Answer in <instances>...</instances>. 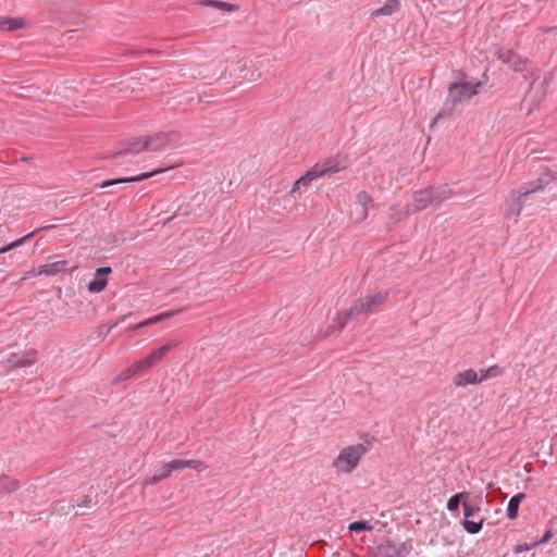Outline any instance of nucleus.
<instances>
[{"label": "nucleus", "mask_w": 557, "mask_h": 557, "mask_svg": "<svg viewBox=\"0 0 557 557\" xmlns=\"http://www.w3.org/2000/svg\"><path fill=\"white\" fill-rule=\"evenodd\" d=\"M498 60L507 64L513 72L521 73L528 67V60L510 49L498 47L495 52Z\"/></svg>", "instance_id": "8"}, {"label": "nucleus", "mask_w": 557, "mask_h": 557, "mask_svg": "<svg viewBox=\"0 0 557 557\" xmlns=\"http://www.w3.org/2000/svg\"><path fill=\"white\" fill-rule=\"evenodd\" d=\"M188 468H191L198 472H201V471L208 469V465L201 460L191 459V460H188Z\"/></svg>", "instance_id": "35"}, {"label": "nucleus", "mask_w": 557, "mask_h": 557, "mask_svg": "<svg viewBox=\"0 0 557 557\" xmlns=\"http://www.w3.org/2000/svg\"><path fill=\"white\" fill-rule=\"evenodd\" d=\"M67 261L61 260L38 267L37 274L53 276L66 270Z\"/></svg>", "instance_id": "18"}, {"label": "nucleus", "mask_w": 557, "mask_h": 557, "mask_svg": "<svg viewBox=\"0 0 557 557\" xmlns=\"http://www.w3.org/2000/svg\"><path fill=\"white\" fill-rule=\"evenodd\" d=\"M373 202L372 197L366 191L361 190L357 194L356 203L360 207L356 221L362 222L368 218L369 206Z\"/></svg>", "instance_id": "17"}, {"label": "nucleus", "mask_w": 557, "mask_h": 557, "mask_svg": "<svg viewBox=\"0 0 557 557\" xmlns=\"http://www.w3.org/2000/svg\"><path fill=\"white\" fill-rule=\"evenodd\" d=\"M37 271L33 270V271H29L26 273V275L22 278V280H26L28 277H32V276H37Z\"/></svg>", "instance_id": "43"}, {"label": "nucleus", "mask_w": 557, "mask_h": 557, "mask_svg": "<svg viewBox=\"0 0 557 557\" xmlns=\"http://www.w3.org/2000/svg\"><path fill=\"white\" fill-rule=\"evenodd\" d=\"M171 473L172 472H171L170 468H168L166 463L161 468V470L159 472L162 480H165L166 478H169L171 475Z\"/></svg>", "instance_id": "37"}, {"label": "nucleus", "mask_w": 557, "mask_h": 557, "mask_svg": "<svg viewBox=\"0 0 557 557\" xmlns=\"http://www.w3.org/2000/svg\"><path fill=\"white\" fill-rule=\"evenodd\" d=\"M546 175L550 176L552 180H557V168L555 170L546 169Z\"/></svg>", "instance_id": "40"}, {"label": "nucleus", "mask_w": 557, "mask_h": 557, "mask_svg": "<svg viewBox=\"0 0 557 557\" xmlns=\"http://www.w3.org/2000/svg\"><path fill=\"white\" fill-rule=\"evenodd\" d=\"M481 86L482 84L480 82L475 84L451 83L448 88V98L445 107L442 108L440 112L434 116L430 127L433 128L442 117L451 115L453 108L447 109L449 103L455 107L457 103L469 100L479 92Z\"/></svg>", "instance_id": "1"}, {"label": "nucleus", "mask_w": 557, "mask_h": 557, "mask_svg": "<svg viewBox=\"0 0 557 557\" xmlns=\"http://www.w3.org/2000/svg\"><path fill=\"white\" fill-rule=\"evenodd\" d=\"M462 508H463V515H465V520L462 522V525H463L465 530L471 534L479 533L480 530L482 529V525H483V522L485 519L483 517H481L475 521V520H470V518L478 516L481 508L474 504L469 503L468 500L463 502Z\"/></svg>", "instance_id": "9"}, {"label": "nucleus", "mask_w": 557, "mask_h": 557, "mask_svg": "<svg viewBox=\"0 0 557 557\" xmlns=\"http://www.w3.org/2000/svg\"><path fill=\"white\" fill-rule=\"evenodd\" d=\"M37 357L38 351L35 348H29L21 356L16 352L10 354L7 362L10 363L13 368H24L33 366L37 361Z\"/></svg>", "instance_id": "10"}, {"label": "nucleus", "mask_w": 557, "mask_h": 557, "mask_svg": "<svg viewBox=\"0 0 557 557\" xmlns=\"http://www.w3.org/2000/svg\"><path fill=\"white\" fill-rule=\"evenodd\" d=\"M143 372L141 368L138 366V362L136 361L131 367L123 370L116 379L113 380V383H117L121 381H125L131 379L132 376L136 375L137 373Z\"/></svg>", "instance_id": "29"}, {"label": "nucleus", "mask_w": 557, "mask_h": 557, "mask_svg": "<svg viewBox=\"0 0 557 557\" xmlns=\"http://www.w3.org/2000/svg\"><path fill=\"white\" fill-rule=\"evenodd\" d=\"M111 272H112V269L110 267H102V268L97 269L96 277L92 281H90L88 284V290L90 293L102 292L108 284V280L106 276L108 274H110Z\"/></svg>", "instance_id": "13"}, {"label": "nucleus", "mask_w": 557, "mask_h": 557, "mask_svg": "<svg viewBox=\"0 0 557 557\" xmlns=\"http://www.w3.org/2000/svg\"><path fill=\"white\" fill-rule=\"evenodd\" d=\"M552 536H553L552 531H547V532L545 533V535H544L540 541H537V542H536V543H537V545H539V544L546 543V542H547Z\"/></svg>", "instance_id": "39"}, {"label": "nucleus", "mask_w": 557, "mask_h": 557, "mask_svg": "<svg viewBox=\"0 0 557 557\" xmlns=\"http://www.w3.org/2000/svg\"><path fill=\"white\" fill-rule=\"evenodd\" d=\"M163 171H165V169H159V170H154L152 172L141 173L140 175L133 176V177H121V178L108 180V181L102 182L99 185V187L106 188V187L116 185V184H122V183L141 182V181L152 177L153 175L161 173Z\"/></svg>", "instance_id": "15"}, {"label": "nucleus", "mask_w": 557, "mask_h": 557, "mask_svg": "<svg viewBox=\"0 0 557 557\" xmlns=\"http://www.w3.org/2000/svg\"><path fill=\"white\" fill-rule=\"evenodd\" d=\"M359 315H369L362 298L356 299L348 309L339 311L333 322L336 323L338 329H343L350 320Z\"/></svg>", "instance_id": "6"}, {"label": "nucleus", "mask_w": 557, "mask_h": 557, "mask_svg": "<svg viewBox=\"0 0 557 557\" xmlns=\"http://www.w3.org/2000/svg\"><path fill=\"white\" fill-rule=\"evenodd\" d=\"M202 4L206 7H212V8L220 9V10L227 11V12H233L237 9V7L234 4L219 1V0H203Z\"/></svg>", "instance_id": "30"}, {"label": "nucleus", "mask_w": 557, "mask_h": 557, "mask_svg": "<svg viewBox=\"0 0 557 557\" xmlns=\"http://www.w3.org/2000/svg\"><path fill=\"white\" fill-rule=\"evenodd\" d=\"M350 532L371 531L373 529L369 521H354L348 527Z\"/></svg>", "instance_id": "32"}, {"label": "nucleus", "mask_w": 557, "mask_h": 557, "mask_svg": "<svg viewBox=\"0 0 557 557\" xmlns=\"http://www.w3.org/2000/svg\"><path fill=\"white\" fill-rule=\"evenodd\" d=\"M539 29L541 32H543V33H549V32H553V30H557L556 26H553V27H540Z\"/></svg>", "instance_id": "42"}, {"label": "nucleus", "mask_w": 557, "mask_h": 557, "mask_svg": "<svg viewBox=\"0 0 557 557\" xmlns=\"http://www.w3.org/2000/svg\"><path fill=\"white\" fill-rule=\"evenodd\" d=\"M181 139L176 131L160 132L151 136H146V147L148 151H162L168 147L175 146Z\"/></svg>", "instance_id": "5"}, {"label": "nucleus", "mask_w": 557, "mask_h": 557, "mask_svg": "<svg viewBox=\"0 0 557 557\" xmlns=\"http://www.w3.org/2000/svg\"><path fill=\"white\" fill-rule=\"evenodd\" d=\"M453 382L456 387H465L470 384L481 383V379H479V373L475 370L468 369L456 373L454 375Z\"/></svg>", "instance_id": "14"}, {"label": "nucleus", "mask_w": 557, "mask_h": 557, "mask_svg": "<svg viewBox=\"0 0 557 557\" xmlns=\"http://www.w3.org/2000/svg\"><path fill=\"white\" fill-rule=\"evenodd\" d=\"M371 557H405L404 547L386 541L372 548Z\"/></svg>", "instance_id": "12"}, {"label": "nucleus", "mask_w": 557, "mask_h": 557, "mask_svg": "<svg viewBox=\"0 0 557 557\" xmlns=\"http://www.w3.org/2000/svg\"><path fill=\"white\" fill-rule=\"evenodd\" d=\"M181 344L178 339H172L160 346L159 348L152 350L148 356L138 360V366L141 368L143 372L153 367L158 361H160L171 349L177 347Z\"/></svg>", "instance_id": "7"}, {"label": "nucleus", "mask_w": 557, "mask_h": 557, "mask_svg": "<svg viewBox=\"0 0 557 557\" xmlns=\"http://www.w3.org/2000/svg\"><path fill=\"white\" fill-rule=\"evenodd\" d=\"M469 498L468 492H460L451 496L447 502V509L449 511H457L460 504L463 505V502H467Z\"/></svg>", "instance_id": "28"}, {"label": "nucleus", "mask_w": 557, "mask_h": 557, "mask_svg": "<svg viewBox=\"0 0 557 557\" xmlns=\"http://www.w3.org/2000/svg\"><path fill=\"white\" fill-rule=\"evenodd\" d=\"M18 488L20 483L16 479L5 474L0 475V495L14 493Z\"/></svg>", "instance_id": "23"}, {"label": "nucleus", "mask_w": 557, "mask_h": 557, "mask_svg": "<svg viewBox=\"0 0 557 557\" xmlns=\"http://www.w3.org/2000/svg\"><path fill=\"white\" fill-rule=\"evenodd\" d=\"M525 498L524 493H518L515 496H512L507 506V517L511 520L516 519L518 516V509L520 503Z\"/></svg>", "instance_id": "24"}, {"label": "nucleus", "mask_w": 557, "mask_h": 557, "mask_svg": "<svg viewBox=\"0 0 557 557\" xmlns=\"http://www.w3.org/2000/svg\"><path fill=\"white\" fill-rule=\"evenodd\" d=\"M502 374V370L499 369V367L497 366H492L487 369H482L480 370V373H479V379H481V382L486 380V379H490V377H495L497 375Z\"/></svg>", "instance_id": "31"}, {"label": "nucleus", "mask_w": 557, "mask_h": 557, "mask_svg": "<svg viewBox=\"0 0 557 557\" xmlns=\"http://www.w3.org/2000/svg\"><path fill=\"white\" fill-rule=\"evenodd\" d=\"M552 178L550 176L546 175V172L541 174V176L535 181L533 186L531 188H521V195L529 196L531 194H534L536 191H542L546 188V186L550 183Z\"/></svg>", "instance_id": "22"}, {"label": "nucleus", "mask_w": 557, "mask_h": 557, "mask_svg": "<svg viewBox=\"0 0 557 557\" xmlns=\"http://www.w3.org/2000/svg\"><path fill=\"white\" fill-rule=\"evenodd\" d=\"M410 214H413L409 211V206L407 205L405 209H399L398 206H392L388 213V219L393 224L398 223L403 220H406Z\"/></svg>", "instance_id": "25"}, {"label": "nucleus", "mask_w": 557, "mask_h": 557, "mask_svg": "<svg viewBox=\"0 0 557 557\" xmlns=\"http://www.w3.org/2000/svg\"><path fill=\"white\" fill-rule=\"evenodd\" d=\"M26 21L21 17H1L0 18V30L13 32L16 29L24 28Z\"/></svg>", "instance_id": "21"}, {"label": "nucleus", "mask_w": 557, "mask_h": 557, "mask_svg": "<svg viewBox=\"0 0 557 557\" xmlns=\"http://www.w3.org/2000/svg\"><path fill=\"white\" fill-rule=\"evenodd\" d=\"M556 29H557V26H556Z\"/></svg>", "instance_id": "44"}, {"label": "nucleus", "mask_w": 557, "mask_h": 557, "mask_svg": "<svg viewBox=\"0 0 557 557\" xmlns=\"http://www.w3.org/2000/svg\"><path fill=\"white\" fill-rule=\"evenodd\" d=\"M454 195L453 190L445 186H429L424 189L417 190L413 194V200L408 203L409 211L418 213L429 206L438 207L443 201L449 199Z\"/></svg>", "instance_id": "2"}, {"label": "nucleus", "mask_w": 557, "mask_h": 557, "mask_svg": "<svg viewBox=\"0 0 557 557\" xmlns=\"http://www.w3.org/2000/svg\"><path fill=\"white\" fill-rule=\"evenodd\" d=\"M52 227H54V226L53 225H49V226L37 228L34 232H30L29 234L25 235L24 237L15 240V242L7 245V246L1 247L0 248V253H5V252L12 250L13 248L20 247L21 245H23V243L25 240L29 239L30 237H33L35 234H37L41 230H48V228H52Z\"/></svg>", "instance_id": "26"}, {"label": "nucleus", "mask_w": 557, "mask_h": 557, "mask_svg": "<svg viewBox=\"0 0 557 557\" xmlns=\"http://www.w3.org/2000/svg\"><path fill=\"white\" fill-rule=\"evenodd\" d=\"M171 472L188 468V460L175 459L166 463Z\"/></svg>", "instance_id": "34"}, {"label": "nucleus", "mask_w": 557, "mask_h": 557, "mask_svg": "<svg viewBox=\"0 0 557 557\" xmlns=\"http://www.w3.org/2000/svg\"><path fill=\"white\" fill-rule=\"evenodd\" d=\"M372 441L344 447L333 461V467L343 473L352 472L360 462L361 457L370 449Z\"/></svg>", "instance_id": "3"}, {"label": "nucleus", "mask_w": 557, "mask_h": 557, "mask_svg": "<svg viewBox=\"0 0 557 557\" xmlns=\"http://www.w3.org/2000/svg\"><path fill=\"white\" fill-rule=\"evenodd\" d=\"M399 9V1L398 0H387L386 3L375 11L372 12L373 16H380V15H391L394 12L398 11Z\"/></svg>", "instance_id": "27"}, {"label": "nucleus", "mask_w": 557, "mask_h": 557, "mask_svg": "<svg viewBox=\"0 0 557 557\" xmlns=\"http://www.w3.org/2000/svg\"><path fill=\"white\" fill-rule=\"evenodd\" d=\"M181 311L182 310H176V311H169V312H163V313L157 314V315H154L150 319H147L143 322L131 325L128 327V331H134V330L140 329V327H144V326H149V325L156 324L158 322L164 321V320L173 317L175 313L181 312Z\"/></svg>", "instance_id": "20"}, {"label": "nucleus", "mask_w": 557, "mask_h": 557, "mask_svg": "<svg viewBox=\"0 0 557 557\" xmlns=\"http://www.w3.org/2000/svg\"><path fill=\"white\" fill-rule=\"evenodd\" d=\"M524 197L521 195V189L519 191H511L509 197L506 199V210L505 218L506 219H515L517 221L523 209V201L521 198Z\"/></svg>", "instance_id": "11"}, {"label": "nucleus", "mask_w": 557, "mask_h": 557, "mask_svg": "<svg viewBox=\"0 0 557 557\" xmlns=\"http://www.w3.org/2000/svg\"><path fill=\"white\" fill-rule=\"evenodd\" d=\"M90 503H91V497L86 495V496H84L82 502L78 504V506H89Z\"/></svg>", "instance_id": "41"}, {"label": "nucleus", "mask_w": 557, "mask_h": 557, "mask_svg": "<svg viewBox=\"0 0 557 557\" xmlns=\"http://www.w3.org/2000/svg\"><path fill=\"white\" fill-rule=\"evenodd\" d=\"M162 481L160 474H154L152 476H149L145 480V484H157L158 482Z\"/></svg>", "instance_id": "38"}, {"label": "nucleus", "mask_w": 557, "mask_h": 557, "mask_svg": "<svg viewBox=\"0 0 557 557\" xmlns=\"http://www.w3.org/2000/svg\"><path fill=\"white\" fill-rule=\"evenodd\" d=\"M388 298L387 290H380L374 294L367 295L362 298L369 314L375 311L380 306H382Z\"/></svg>", "instance_id": "16"}, {"label": "nucleus", "mask_w": 557, "mask_h": 557, "mask_svg": "<svg viewBox=\"0 0 557 557\" xmlns=\"http://www.w3.org/2000/svg\"><path fill=\"white\" fill-rule=\"evenodd\" d=\"M346 169V164L333 159H327L321 163H317L305 175L298 178L290 190L294 194L301 186H308L312 181L325 175H332Z\"/></svg>", "instance_id": "4"}, {"label": "nucleus", "mask_w": 557, "mask_h": 557, "mask_svg": "<svg viewBox=\"0 0 557 557\" xmlns=\"http://www.w3.org/2000/svg\"><path fill=\"white\" fill-rule=\"evenodd\" d=\"M144 150H147L146 137H137L126 143L125 147L121 149L117 153H139Z\"/></svg>", "instance_id": "19"}, {"label": "nucleus", "mask_w": 557, "mask_h": 557, "mask_svg": "<svg viewBox=\"0 0 557 557\" xmlns=\"http://www.w3.org/2000/svg\"><path fill=\"white\" fill-rule=\"evenodd\" d=\"M131 314H124L122 315L117 321H115L114 323L108 325V326H99V332H98V335L99 336H107L109 334V332L115 327L120 322L124 321L127 317H129Z\"/></svg>", "instance_id": "33"}, {"label": "nucleus", "mask_w": 557, "mask_h": 557, "mask_svg": "<svg viewBox=\"0 0 557 557\" xmlns=\"http://www.w3.org/2000/svg\"><path fill=\"white\" fill-rule=\"evenodd\" d=\"M536 545H537V543H532L530 545H528V544H520V545H517L515 552L516 553L528 552L529 549L535 547Z\"/></svg>", "instance_id": "36"}]
</instances>
